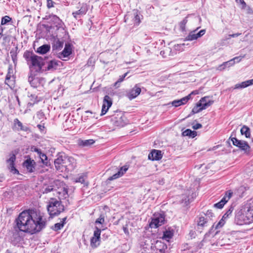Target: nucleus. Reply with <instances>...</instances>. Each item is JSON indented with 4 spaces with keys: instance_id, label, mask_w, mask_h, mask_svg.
Segmentation results:
<instances>
[{
    "instance_id": "obj_1",
    "label": "nucleus",
    "mask_w": 253,
    "mask_h": 253,
    "mask_svg": "<svg viewBox=\"0 0 253 253\" xmlns=\"http://www.w3.org/2000/svg\"><path fill=\"white\" fill-rule=\"evenodd\" d=\"M18 229L23 232L34 234L45 227L46 222L42 213L36 210H28L21 212L16 220Z\"/></svg>"
},
{
    "instance_id": "obj_2",
    "label": "nucleus",
    "mask_w": 253,
    "mask_h": 253,
    "mask_svg": "<svg viewBox=\"0 0 253 253\" xmlns=\"http://www.w3.org/2000/svg\"><path fill=\"white\" fill-rule=\"evenodd\" d=\"M24 57L29 65L31 73L37 75L44 71V60L43 58L29 52L25 53Z\"/></svg>"
},
{
    "instance_id": "obj_3",
    "label": "nucleus",
    "mask_w": 253,
    "mask_h": 253,
    "mask_svg": "<svg viewBox=\"0 0 253 253\" xmlns=\"http://www.w3.org/2000/svg\"><path fill=\"white\" fill-rule=\"evenodd\" d=\"M47 209L51 217L57 216L64 210V206L61 202L56 199H51L47 206Z\"/></svg>"
},
{
    "instance_id": "obj_4",
    "label": "nucleus",
    "mask_w": 253,
    "mask_h": 253,
    "mask_svg": "<svg viewBox=\"0 0 253 253\" xmlns=\"http://www.w3.org/2000/svg\"><path fill=\"white\" fill-rule=\"evenodd\" d=\"M213 102L209 97H204L200 100L196 106L193 108L192 112L194 114L198 113L210 106L213 103Z\"/></svg>"
},
{
    "instance_id": "obj_5",
    "label": "nucleus",
    "mask_w": 253,
    "mask_h": 253,
    "mask_svg": "<svg viewBox=\"0 0 253 253\" xmlns=\"http://www.w3.org/2000/svg\"><path fill=\"white\" fill-rule=\"evenodd\" d=\"M15 161L16 155L14 153L9 154L8 156V158L6 160V167L12 174H18L19 171L15 168Z\"/></svg>"
},
{
    "instance_id": "obj_6",
    "label": "nucleus",
    "mask_w": 253,
    "mask_h": 253,
    "mask_svg": "<svg viewBox=\"0 0 253 253\" xmlns=\"http://www.w3.org/2000/svg\"><path fill=\"white\" fill-rule=\"evenodd\" d=\"M165 219L163 214L161 213H155L152 217L150 223V227L151 228H156L164 224Z\"/></svg>"
},
{
    "instance_id": "obj_7",
    "label": "nucleus",
    "mask_w": 253,
    "mask_h": 253,
    "mask_svg": "<svg viewBox=\"0 0 253 253\" xmlns=\"http://www.w3.org/2000/svg\"><path fill=\"white\" fill-rule=\"evenodd\" d=\"M36 75L33 73H31L29 77L28 81L31 85L34 88L39 87L41 85L43 86L45 83V80L43 78L36 77Z\"/></svg>"
},
{
    "instance_id": "obj_8",
    "label": "nucleus",
    "mask_w": 253,
    "mask_h": 253,
    "mask_svg": "<svg viewBox=\"0 0 253 253\" xmlns=\"http://www.w3.org/2000/svg\"><path fill=\"white\" fill-rule=\"evenodd\" d=\"M66 155L64 153H59L54 160V165L56 169L61 172L64 171V161Z\"/></svg>"
},
{
    "instance_id": "obj_9",
    "label": "nucleus",
    "mask_w": 253,
    "mask_h": 253,
    "mask_svg": "<svg viewBox=\"0 0 253 253\" xmlns=\"http://www.w3.org/2000/svg\"><path fill=\"white\" fill-rule=\"evenodd\" d=\"M240 218L242 220L240 224H248L253 221V208H250L245 213L240 215Z\"/></svg>"
},
{
    "instance_id": "obj_10",
    "label": "nucleus",
    "mask_w": 253,
    "mask_h": 253,
    "mask_svg": "<svg viewBox=\"0 0 253 253\" xmlns=\"http://www.w3.org/2000/svg\"><path fill=\"white\" fill-rule=\"evenodd\" d=\"M231 140L234 145L240 148L245 152L249 153L250 152V147L245 141L238 140L235 137L231 138Z\"/></svg>"
},
{
    "instance_id": "obj_11",
    "label": "nucleus",
    "mask_w": 253,
    "mask_h": 253,
    "mask_svg": "<svg viewBox=\"0 0 253 253\" xmlns=\"http://www.w3.org/2000/svg\"><path fill=\"white\" fill-rule=\"evenodd\" d=\"M64 161V171H72L76 168V162L74 158L66 155Z\"/></svg>"
},
{
    "instance_id": "obj_12",
    "label": "nucleus",
    "mask_w": 253,
    "mask_h": 253,
    "mask_svg": "<svg viewBox=\"0 0 253 253\" xmlns=\"http://www.w3.org/2000/svg\"><path fill=\"white\" fill-rule=\"evenodd\" d=\"M141 91V89L138 84H135L131 89L126 91V96L129 99L132 100L138 96Z\"/></svg>"
},
{
    "instance_id": "obj_13",
    "label": "nucleus",
    "mask_w": 253,
    "mask_h": 253,
    "mask_svg": "<svg viewBox=\"0 0 253 253\" xmlns=\"http://www.w3.org/2000/svg\"><path fill=\"white\" fill-rule=\"evenodd\" d=\"M99 228L101 227H96L93 236L91 239L90 245L92 248H96L100 244L101 229Z\"/></svg>"
},
{
    "instance_id": "obj_14",
    "label": "nucleus",
    "mask_w": 253,
    "mask_h": 253,
    "mask_svg": "<svg viewBox=\"0 0 253 253\" xmlns=\"http://www.w3.org/2000/svg\"><path fill=\"white\" fill-rule=\"evenodd\" d=\"M79 6L80 7H78L79 9L72 13L73 16L76 19L85 15L88 9V6L86 3L80 4Z\"/></svg>"
},
{
    "instance_id": "obj_15",
    "label": "nucleus",
    "mask_w": 253,
    "mask_h": 253,
    "mask_svg": "<svg viewBox=\"0 0 253 253\" xmlns=\"http://www.w3.org/2000/svg\"><path fill=\"white\" fill-rule=\"evenodd\" d=\"M112 105V99L108 95H105L103 100L101 115H105Z\"/></svg>"
},
{
    "instance_id": "obj_16",
    "label": "nucleus",
    "mask_w": 253,
    "mask_h": 253,
    "mask_svg": "<svg viewBox=\"0 0 253 253\" xmlns=\"http://www.w3.org/2000/svg\"><path fill=\"white\" fill-rule=\"evenodd\" d=\"M36 166V162L34 160L30 158L26 160L23 163V166L26 169L28 172H33L35 171Z\"/></svg>"
},
{
    "instance_id": "obj_17",
    "label": "nucleus",
    "mask_w": 253,
    "mask_h": 253,
    "mask_svg": "<svg viewBox=\"0 0 253 253\" xmlns=\"http://www.w3.org/2000/svg\"><path fill=\"white\" fill-rule=\"evenodd\" d=\"M72 46L70 43H66L63 50L59 53V57L63 60H65V58L68 57L72 54Z\"/></svg>"
},
{
    "instance_id": "obj_18",
    "label": "nucleus",
    "mask_w": 253,
    "mask_h": 253,
    "mask_svg": "<svg viewBox=\"0 0 253 253\" xmlns=\"http://www.w3.org/2000/svg\"><path fill=\"white\" fill-rule=\"evenodd\" d=\"M232 195V192L231 191H227L225 193V195L222 198V199L220 200V202L216 203L214 205V207L217 209H222L224 205L227 202V201L230 199L231 196Z\"/></svg>"
},
{
    "instance_id": "obj_19",
    "label": "nucleus",
    "mask_w": 253,
    "mask_h": 253,
    "mask_svg": "<svg viewBox=\"0 0 253 253\" xmlns=\"http://www.w3.org/2000/svg\"><path fill=\"white\" fill-rule=\"evenodd\" d=\"M112 120L113 124L116 126L123 127L127 124L126 118L123 116H119L118 115L114 117Z\"/></svg>"
},
{
    "instance_id": "obj_20",
    "label": "nucleus",
    "mask_w": 253,
    "mask_h": 253,
    "mask_svg": "<svg viewBox=\"0 0 253 253\" xmlns=\"http://www.w3.org/2000/svg\"><path fill=\"white\" fill-rule=\"evenodd\" d=\"M207 215H211V216H212L213 213L211 212V211H207V214L206 215V217H200L198 222V226L204 227L208 226V224L210 221V219L209 217L208 218Z\"/></svg>"
},
{
    "instance_id": "obj_21",
    "label": "nucleus",
    "mask_w": 253,
    "mask_h": 253,
    "mask_svg": "<svg viewBox=\"0 0 253 253\" xmlns=\"http://www.w3.org/2000/svg\"><path fill=\"white\" fill-rule=\"evenodd\" d=\"M129 18H132L133 21V24L134 25H138L140 22V16L137 13L136 10H133L132 13L130 14H127L125 17V21L127 22V20Z\"/></svg>"
},
{
    "instance_id": "obj_22",
    "label": "nucleus",
    "mask_w": 253,
    "mask_h": 253,
    "mask_svg": "<svg viewBox=\"0 0 253 253\" xmlns=\"http://www.w3.org/2000/svg\"><path fill=\"white\" fill-rule=\"evenodd\" d=\"M162 158L161 151L158 150H153L148 155V158L152 161L159 160Z\"/></svg>"
},
{
    "instance_id": "obj_23",
    "label": "nucleus",
    "mask_w": 253,
    "mask_h": 253,
    "mask_svg": "<svg viewBox=\"0 0 253 253\" xmlns=\"http://www.w3.org/2000/svg\"><path fill=\"white\" fill-rule=\"evenodd\" d=\"M128 167L127 166H124L121 167L118 172L113 175L109 178V179L112 180L122 176L128 169Z\"/></svg>"
},
{
    "instance_id": "obj_24",
    "label": "nucleus",
    "mask_w": 253,
    "mask_h": 253,
    "mask_svg": "<svg viewBox=\"0 0 253 253\" xmlns=\"http://www.w3.org/2000/svg\"><path fill=\"white\" fill-rule=\"evenodd\" d=\"M51 20L53 24L57 27V29L63 28L64 23L56 15H53L51 17Z\"/></svg>"
},
{
    "instance_id": "obj_25",
    "label": "nucleus",
    "mask_w": 253,
    "mask_h": 253,
    "mask_svg": "<svg viewBox=\"0 0 253 253\" xmlns=\"http://www.w3.org/2000/svg\"><path fill=\"white\" fill-rule=\"evenodd\" d=\"M253 84V79L249 80L243 82L241 83L236 84L234 87V89L244 88Z\"/></svg>"
},
{
    "instance_id": "obj_26",
    "label": "nucleus",
    "mask_w": 253,
    "mask_h": 253,
    "mask_svg": "<svg viewBox=\"0 0 253 253\" xmlns=\"http://www.w3.org/2000/svg\"><path fill=\"white\" fill-rule=\"evenodd\" d=\"M60 63V61H57L55 60H51L48 63L46 68L47 70L48 71H54L56 70L58 66H59Z\"/></svg>"
},
{
    "instance_id": "obj_27",
    "label": "nucleus",
    "mask_w": 253,
    "mask_h": 253,
    "mask_svg": "<svg viewBox=\"0 0 253 253\" xmlns=\"http://www.w3.org/2000/svg\"><path fill=\"white\" fill-rule=\"evenodd\" d=\"M188 101V97H184L180 99L175 100L171 103L172 106L178 107L182 105L185 104Z\"/></svg>"
},
{
    "instance_id": "obj_28",
    "label": "nucleus",
    "mask_w": 253,
    "mask_h": 253,
    "mask_svg": "<svg viewBox=\"0 0 253 253\" xmlns=\"http://www.w3.org/2000/svg\"><path fill=\"white\" fill-rule=\"evenodd\" d=\"M148 241L146 240L144 242V245H141V250L140 251V253H151V246L148 243Z\"/></svg>"
},
{
    "instance_id": "obj_29",
    "label": "nucleus",
    "mask_w": 253,
    "mask_h": 253,
    "mask_svg": "<svg viewBox=\"0 0 253 253\" xmlns=\"http://www.w3.org/2000/svg\"><path fill=\"white\" fill-rule=\"evenodd\" d=\"M50 49V46L48 44H43L37 48V52L44 54L48 52Z\"/></svg>"
},
{
    "instance_id": "obj_30",
    "label": "nucleus",
    "mask_w": 253,
    "mask_h": 253,
    "mask_svg": "<svg viewBox=\"0 0 253 253\" xmlns=\"http://www.w3.org/2000/svg\"><path fill=\"white\" fill-rule=\"evenodd\" d=\"M95 142L93 139L82 140L79 139L78 141V144L81 146L86 147L90 146Z\"/></svg>"
},
{
    "instance_id": "obj_31",
    "label": "nucleus",
    "mask_w": 253,
    "mask_h": 253,
    "mask_svg": "<svg viewBox=\"0 0 253 253\" xmlns=\"http://www.w3.org/2000/svg\"><path fill=\"white\" fill-rule=\"evenodd\" d=\"M242 135H245L247 138L251 136V131L250 128L247 126H243L240 130Z\"/></svg>"
},
{
    "instance_id": "obj_32",
    "label": "nucleus",
    "mask_w": 253,
    "mask_h": 253,
    "mask_svg": "<svg viewBox=\"0 0 253 253\" xmlns=\"http://www.w3.org/2000/svg\"><path fill=\"white\" fill-rule=\"evenodd\" d=\"M173 236V231L172 230H167L164 232L163 239L169 241Z\"/></svg>"
},
{
    "instance_id": "obj_33",
    "label": "nucleus",
    "mask_w": 253,
    "mask_h": 253,
    "mask_svg": "<svg viewBox=\"0 0 253 253\" xmlns=\"http://www.w3.org/2000/svg\"><path fill=\"white\" fill-rule=\"evenodd\" d=\"M182 135L194 138L197 135V132L194 130L192 131L190 129H187L182 132Z\"/></svg>"
},
{
    "instance_id": "obj_34",
    "label": "nucleus",
    "mask_w": 253,
    "mask_h": 253,
    "mask_svg": "<svg viewBox=\"0 0 253 253\" xmlns=\"http://www.w3.org/2000/svg\"><path fill=\"white\" fill-rule=\"evenodd\" d=\"M86 178V176L84 174H81L78 177H77L75 179V181L76 182H80L82 184H84L85 185H87L88 182L85 181Z\"/></svg>"
},
{
    "instance_id": "obj_35",
    "label": "nucleus",
    "mask_w": 253,
    "mask_h": 253,
    "mask_svg": "<svg viewBox=\"0 0 253 253\" xmlns=\"http://www.w3.org/2000/svg\"><path fill=\"white\" fill-rule=\"evenodd\" d=\"M67 219V217H64L62 218V221H60V222L57 223L54 225V227L53 229L55 231H58L59 230H60L64 226V225L65 223V221Z\"/></svg>"
},
{
    "instance_id": "obj_36",
    "label": "nucleus",
    "mask_w": 253,
    "mask_h": 253,
    "mask_svg": "<svg viewBox=\"0 0 253 253\" xmlns=\"http://www.w3.org/2000/svg\"><path fill=\"white\" fill-rule=\"evenodd\" d=\"M38 157L40 158L41 162L43 164L45 165L46 166L48 165L47 157L44 153L42 152L38 155Z\"/></svg>"
},
{
    "instance_id": "obj_37",
    "label": "nucleus",
    "mask_w": 253,
    "mask_h": 253,
    "mask_svg": "<svg viewBox=\"0 0 253 253\" xmlns=\"http://www.w3.org/2000/svg\"><path fill=\"white\" fill-rule=\"evenodd\" d=\"M196 30H195L190 32L188 35L185 38V41H192L197 40L196 37Z\"/></svg>"
},
{
    "instance_id": "obj_38",
    "label": "nucleus",
    "mask_w": 253,
    "mask_h": 253,
    "mask_svg": "<svg viewBox=\"0 0 253 253\" xmlns=\"http://www.w3.org/2000/svg\"><path fill=\"white\" fill-rule=\"evenodd\" d=\"M14 123L15 126L17 125L18 127H19L21 130L24 131H27L28 130V127L26 126H24L22 125V123L20 122L18 119H15L14 120Z\"/></svg>"
},
{
    "instance_id": "obj_39",
    "label": "nucleus",
    "mask_w": 253,
    "mask_h": 253,
    "mask_svg": "<svg viewBox=\"0 0 253 253\" xmlns=\"http://www.w3.org/2000/svg\"><path fill=\"white\" fill-rule=\"evenodd\" d=\"M225 223V219H223V218L222 217L221 219L218 222L217 224H216L215 225H213L211 230L213 229V228L215 227V229H218L219 228L222 227L224 224Z\"/></svg>"
},
{
    "instance_id": "obj_40",
    "label": "nucleus",
    "mask_w": 253,
    "mask_h": 253,
    "mask_svg": "<svg viewBox=\"0 0 253 253\" xmlns=\"http://www.w3.org/2000/svg\"><path fill=\"white\" fill-rule=\"evenodd\" d=\"M12 77V75L10 74L9 72L8 73L6 76L5 83L11 88L13 87V83H8V81L11 79Z\"/></svg>"
},
{
    "instance_id": "obj_41",
    "label": "nucleus",
    "mask_w": 253,
    "mask_h": 253,
    "mask_svg": "<svg viewBox=\"0 0 253 253\" xmlns=\"http://www.w3.org/2000/svg\"><path fill=\"white\" fill-rule=\"evenodd\" d=\"M11 21V18L8 16H5L1 18V25H5Z\"/></svg>"
},
{
    "instance_id": "obj_42",
    "label": "nucleus",
    "mask_w": 253,
    "mask_h": 253,
    "mask_svg": "<svg viewBox=\"0 0 253 253\" xmlns=\"http://www.w3.org/2000/svg\"><path fill=\"white\" fill-rule=\"evenodd\" d=\"M29 97L30 98L31 101H33V102H29V104L32 105L35 103L39 101V100L38 99V97L35 94H31Z\"/></svg>"
},
{
    "instance_id": "obj_43",
    "label": "nucleus",
    "mask_w": 253,
    "mask_h": 253,
    "mask_svg": "<svg viewBox=\"0 0 253 253\" xmlns=\"http://www.w3.org/2000/svg\"><path fill=\"white\" fill-rule=\"evenodd\" d=\"M233 209L231 208H230L223 215L222 217L223 218V219H226L228 218L229 216H230L232 214V212L233 211Z\"/></svg>"
},
{
    "instance_id": "obj_44",
    "label": "nucleus",
    "mask_w": 253,
    "mask_h": 253,
    "mask_svg": "<svg viewBox=\"0 0 253 253\" xmlns=\"http://www.w3.org/2000/svg\"><path fill=\"white\" fill-rule=\"evenodd\" d=\"M104 222V216L103 215H100V217L96 219L95 221V223L96 224H102Z\"/></svg>"
},
{
    "instance_id": "obj_45",
    "label": "nucleus",
    "mask_w": 253,
    "mask_h": 253,
    "mask_svg": "<svg viewBox=\"0 0 253 253\" xmlns=\"http://www.w3.org/2000/svg\"><path fill=\"white\" fill-rule=\"evenodd\" d=\"M127 73H128L127 72L124 74L123 75H122V76H120L118 80L115 83L114 85L117 86L118 84L124 81L125 78L126 76Z\"/></svg>"
},
{
    "instance_id": "obj_46",
    "label": "nucleus",
    "mask_w": 253,
    "mask_h": 253,
    "mask_svg": "<svg viewBox=\"0 0 253 253\" xmlns=\"http://www.w3.org/2000/svg\"><path fill=\"white\" fill-rule=\"evenodd\" d=\"M199 91L197 90H195L192 91L189 94H188L186 97H188V101L190 99H192V95H195L199 94Z\"/></svg>"
},
{
    "instance_id": "obj_47",
    "label": "nucleus",
    "mask_w": 253,
    "mask_h": 253,
    "mask_svg": "<svg viewBox=\"0 0 253 253\" xmlns=\"http://www.w3.org/2000/svg\"><path fill=\"white\" fill-rule=\"evenodd\" d=\"M245 55H243V56H238V57H235L234 58H233V59H232V60H233V61L234 62V64L235 63H239V62H240L242 59L243 58H244L245 57Z\"/></svg>"
},
{
    "instance_id": "obj_48",
    "label": "nucleus",
    "mask_w": 253,
    "mask_h": 253,
    "mask_svg": "<svg viewBox=\"0 0 253 253\" xmlns=\"http://www.w3.org/2000/svg\"><path fill=\"white\" fill-rule=\"evenodd\" d=\"M206 33V30L204 29L201 30L198 33H196V37L197 39L203 36Z\"/></svg>"
},
{
    "instance_id": "obj_49",
    "label": "nucleus",
    "mask_w": 253,
    "mask_h": 253,
    "mask_svg": "<svg viewBox=\"0 0 253 253\" xmlns=\"http://www.w3.org/2000/svg\"><path fill=\"white\" fill-rule=\"evenodd\" d=\"M46 2H47V7L48 8H50L51 7H54V4L55 3L52 0H46Z\"/></svg>"
},
{
    "instance_id": "obj_50",
    "label": "nucleus",
    "mask_w": 253,
    "mask_h": 253,
    "mask_svg": "<svg viewBox=\"0 0 253 253\" xmlns=\"http://www.w3.org/2000/svg\"><path fill=\"white\" fill-rule=\"evenodd\" d=\"M226 68L227 66L225 65V62H223L222 64L220 65L216 68V70L221 71L225 69Z\"/></svg>"
},
{
    "instance_id": "obj_51",
    "label": "nucleus",
    "mask_w": 253,
    "mask_h": 253,
    "mask_svg": "<svg viewBox=\"0 0 253 253\" xmlns=\"http://www.w3.org/2000/svg\"><path fill=\"white\" fill-rule=\"evenodd\" d=\"M225 65H226L227 68H229L231 66H232L234 65V62L233 61V60H230L227 62H224Z\"/></svg>"
},
{
    "instance_id": "obj_52",
    "label": "nucleus",
    "mask_w": 253,
    "mask_h": 253,
    "mask_svg": "<svg viewBox=\"0 0 253 253\" xmlns=\"http://www.w3.org/2000/svg\"><path fill=\"white\" fill-rule=\"evenodd\" d=\"M31 149H32V151L33 152H35L37 153L38 156L42 152L40 149H39L36 147H32Z\"/></svg>"
},
{
    "instance_id": "obj_53",
    "label": "nucleus",
    "mask_w": 253,
    "mask_h": 253,
    "mask_svg": "<svg viewBox=\"0 0 253 253\" xmlns=\"http://www.w3.org/2000/svg\"><path fill=\"white\" fill-rule=\"evenodd\" d=\"M202 126V125L199 123H197L195 125H193L192 127L194 129H198L201 128Z\"/></svg>"
},
{
    "instance_id": "obj_54",
    "label": "nucleus",
    "mask_w": 253,
    "mask_h": 253,
    "mask_svg": "<svg viewBox=\"0 0 253 253\" xmlns=\"http://www.w3.org/2000/svg\"><path fill=\"white\" fill-rule=\"evenodd\" d=\"M170 51L169 48H167L165 50L161 51L160 52V54L162 55L163 57H166L167 56V55H165L166 52H168Z\"/></svg>"
},
{
    "instance_id": "obj_55",
    "label": "nucleus",
    "mask_w": 253,
    "mask_h": 253,
    "mask_svg": "<svg viewBox=\"0 0 253 253\" xmlns=\"http://www.w3.org/2000/svg\"><path fill=\"white\" fill-rule=\"evenodd\" d=\"M56 44L57 47H62L63 45V42L62 41H60L59 40H58L56 42Z\"/></svg>"
},
{
    "instance_id": "obj_56",
    "label": "nucleus",
    "mask_w": 253,
    "mask_h": 253,
    "mask_svg": "<svg viewBox=\"0 0 253 253\" xmlns=\"http://www.w3.org/2000/svg\"><path fill=\"white\" fill-rule=\"evenodd\" d=\"M235 0L237 3H241L243 5V7L246 6V2L244 1V0Z\"/></svg>"
},
{
    "instance_id": "obj_57",
    "label": "nucleus",
    "mask_w": 253,
    "mask_h": 253,
    "mask_svg": "<svg viewBox=\"0 0 253 253\" xmlns=\"http://www.w3.org/2000/svg\"><path fill=\"white\" fill-rule=\"evenodd\" d=\"M241 33H236V34H230V35H229V39L230 38H235V37H237L240 35H241Z\"/></svg>"
},
{
    "instance_id": "obj_58",
    "label": "nucleus",
    "mask_w": 253,
    "mask_h": 253,
    "mask_svg": "<svg viewBox=\"0 0 253 253\" xmlns=\"http://www.w3.org/2000/svg\"><path fill=\"white\" fill-rule=\"evenodd\" d=\"M187 19H186V18H185L181 22V27H182L183 26H184L185 25V24L187 23Z\"/></svg>"
},
{
    "instance_id": "obj_59",
    "label": "nucleus",
    "mask_w": 253,
    "mask_h": 253,
    "mask_svg": "<svg viewBox=\"0 0 253 253\" xmlns=\"http://www.w3.org/2000/svg\"><path fill=\"white\" fill-rule=\"evenodd\" d=\"M52 188H50V187H48V188H46L44 191H43V193H48V192H50L51 191H52Z\"/></svg>"
},
{
    "instance_id": "obj_60",
    "label": "nucleus",
    "mask_w": 253,
    "mask_h": 253,
    "mask_svg": "<svg viewBox=\"0 0 253 253\" xmlns=\"http://www.w3.org/2000/svg\"><path fill=\"white\" fill-rule=\"evenodd\" d=\"M184 44H177V45L174 46V48L175 49H178L179 48H180L181 46H183Z\"/></svg>"
},
{
    "instance_id": "obj_61",
    "label": "nucleus",
    "mask_w": 253,
    "mask_h": 253,
    "mask_svg": "<svg viewBox=\"0 0 253 253\" xmlns=\"http://www.w3.org/2000/svg\"><path fill=\"white\" fill-rule=\"evenodd\" d=\"M37 126L41 130H43L44 128V126L42 125H38Z\"/></svg>"
},
{
    "instance_id": "obj_62",
    "label": "nucleus",
    "mask_w": 253,
    "mask_h": 253,
    "mask_svg": "<svg viewBox=\"0 0 253 253\" xmlns=\"http://www.w3.org/2000/svg\"><path fill=\"white\" fill-rule=\"evenodd\" d=\"M3 31V28H2V27L1 25H0V37H1L2 35Z\"/></svg>"
},
{
    "instance_id": "obj_63",
    "label": "nucleus",
    "mask_w": 253,
    "mask_h": 253,
    "mask_svg": "<svg viewBox=\"0 0 253 253\" xmlns=\"http://www.w3.org/2000/svg\"><path fill=\"white\" fill-rule=\"evenodd\" d=\"M140 48V47L139 46H133V51H138V49Z\"/></svg>"
},
{
    "instance_id": "obj_64",
    "label": "nucleus",
    "mask_w": 253,
    "mask_h": 253,
    "mask_svg": "<svg viewBox=\"0 0 253 253\" xmlns=\"http://www.w3.org/2000/svg\"><path fill=\"white\" fill-rule=\"evenodd\" d=\"M123 230H124V232L125 233H128V230H127L126 227H123Z\"/></svg>"
}]
</instances>
